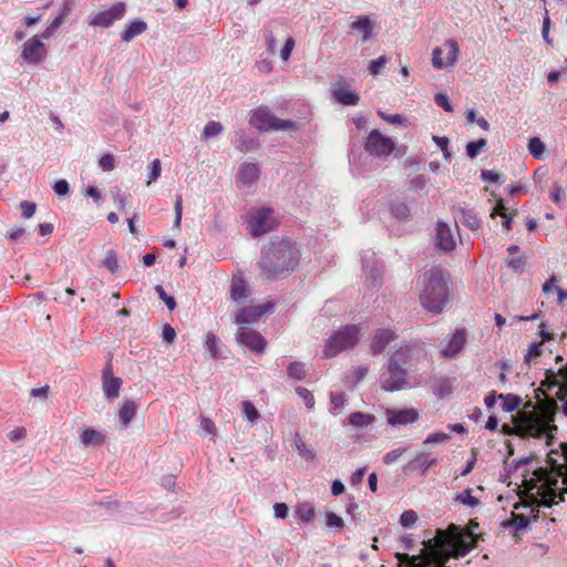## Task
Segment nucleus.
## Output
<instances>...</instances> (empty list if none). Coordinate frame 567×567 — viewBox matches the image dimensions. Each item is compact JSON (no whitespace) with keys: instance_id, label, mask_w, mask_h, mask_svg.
I'll list each match as a JSON object with an SVG mask.
<instances>
[{"instance_id":"f257e3e1","label":"nucleus","mask_w":567,"mask_h":567,"mask_svg":"<svg viewBox=\"0 0 567 567\" xmlns=\"http://www.w3.org/2000/svg\"><path fill=\"white\" fill-rule=\"evenodd\" d=\"M546 388L542 385L536 390L537 408L535 412H519L518 432L529 434L532 437L543 439L553 437V432L557 431L554 419L558 410L557 402L549 396Z\"/></svg>"},{"instance_id":"f03ea898","label":"nucleus","mask_w":567,"mask_h":567,"mask_svg":"<svg viewBox=\"0 0 567 567\" xmlns=\"http://www.w3.org/2000/svg\"><path fill=\"white\" fill-rule=\"evenodd\" d=\"M550 467H539L534 471L535 478L526 481L529 491L536 489V495L540 497V504L551 507L555 504L564 502L567 494V465H557L548 456Z\"/></svg>"},{"instance_id":"7ed1b4c3","label":"nucleus","mask_w":567,"mask_h":567,"mask_svg":"<svg viewBox=\"0 0 567 567\" xmlns=\"http://www.w3.org/2000/svg\"><path fill=\"white\" fill-rule=\"evenodd\" d=\"M299 250L290 239L267 244L258 262L261 275L267 279H277L292 272L299 264Z\"/></svg>"},{"instance_id":"20e7f679","label":"nucleus","mask_w":567,"mask_h":567,"mask_svg":"<svg viewBox=\"0 0 567 567\" xmlns=\"http://www.w3.org/2000/svg\"><path fill=\"white\" fill-rule=\"evenodd\" d=\"M420 302L424 309L433 313H441L449 302V287L443 271L431 268L423 275Z\"/></svg>"},{"instance_id":"39448f33","label":"nucleus","mask_w":567,"mask_h":567,"mask_svg":"<svg viewBox=\"0 0 567 567\" xmlns=\"http://www.w3.org/2000/svg\"><path fill=\"white\" fill-rule=\"evenodd\" d=\"M412 350V346L402 344L391 354L388 371L381 378V388L384 391H398L406 384L408 367L411 362Z\"/></svg>"},{"instance_id":"423d86ee","label":"nucleus","mask_w":567,"mask_h":567,"mask_svg":"<svg viewBox=\"0 0 567 567\" xmlns=\"http://www.w3.org/2000/svg\"><path fill=\"white\" fill-rule=\"evenodd\" d=\"M361 337V329L358 324H347L334 331L327 340L323 355L333 358L339 353L354 348Z\"/></svg>"},{"instance_id":"0eeeda50","label":"nucleus","mask_w":567,"mask_h":567,"mask_svg":"<svg viewBox=\"0 0 567 567\" xmlns=\"http://www.w3.org/2000/svg\"><path fill=\"white\" fill-rule=\"evenodd\" d=\"M455 538L445 530H439L435 544L429 551L423 550L417 560H413L410 567H431L434 564L447 563L451 556H455L451 551L444 549V546H454Z\"/></svg>"},{"instance_id":"6e6552de","label":"nucleus","mask_w":567,"mask_h":567,"mask_svg":"<svg viewBox=\"0 0 567 567\" xmlns=\"http://www.w3.org/2000/svg\"><path fill=\"white\" fill-rule=\"evenodd\" d=\"M249 123L258 131H296L297 124L291 120L275 116L267 106H259L251 112Z\"/></svg>"},{"instance_id":"1a4fd4ad","label":"nucleus","mask_w":567,"mask_h":567,"mask_svg":"<svg viewBox=\"0 0 567 567\" xmlns=\"http://www.w3.org/2000/svg\"><path fill=\"white\" fill-rule=\"evenodd\" d=\"M249 231L254 237L265 235L274 230L278 221L274 217V210L270 207L251 209L247 216Z\"/></svg>"},{"instance_id":"9d476101","label":"nucleus","mask_w":567,"mask_h":567,"mask_svg":"<svg viewBox=\"0 0 567 567\" xmlns=\"http://www.w3.org/2000/svg\"><path fill=\"white\" fill-rule=\"evenodd\" d=\"M542 386L547 390L557 388L555 395L563 403L561 410L564 415L567 416V363L557 372L547 370Z\"/></svg>"},{"instance_id":"9b49d317","label":"nucleus","mask_w":567,"mask_h":567,"mask_svg":"<svg viewBox=\"0 0 567 567\" xmlns=\"http://www.w3.org/2000/svg\"><path fill=\"white\" fill-rule=\"evenodd\" d=\"M395 148L392 138L383 135L379 130H372L365 140L364 150L373 157H386Z\"/></svg>"},{"instance_id":"f8f14e48","label":"nucleus","mask_w":567,"mask_h":567,"mask_svg":"<svg viewBox=\"0 0 567 567\" xmlns=\"http://www.w3.org/2000/svg\"><path fill=\"white\" fill-rule=\"evenodd\" d=\"M460 53L458 44L455 40H446L442 47H437L432 52V65L435 70H442L456 63Z\"/></svg>"},{"instance_id":"ddd939ff","label":"nucleus","mask_w":567,"mask_h":567,"mask_svg":"<svg viewBox=\"0 0 567 567\" xmlns=\"http://www.w3.org/2000/svg\"><path fill=\"white\" fill-rule=\"evenodd\" d=\"M274 307L271 301H267L256 306H247L241 308L235 318V322L240 327H245V324L256 322L264 315L269 312Z\"/></svg>"},{"instance_id":"4468645a","label":"nucleus","mask_w":567,"mask_h":567,"mask_svg":"<svg viewBox=\"0 0 567 567\" xmlns=\"http://www.w3.org/2000/svg\"><path fill=\"white\" fill-rule=\"evenodd\" d=\"M126 13V4L124 2H117L113 4L109 10L96 13L90 24L94 27L109 28L115 21L121 20Z\"/></svg>"},{"instance_id":"2eb2a0df","label":"nucleus","mask_w":567,"mask_h":567,"mask_svg":"<svg viewBox=\"0 0 567 567\" xmlns=\"http://www.w3.org/2000/svg\"><path fill=\"white\" fill-rule=\"evenodd\" d=\"M47 55V48L38 35L24 42L20 58L29 63H40Z\"/></svg>"},{"instance_id":"dca6fc26","label":"nucleus","mask_w":567,"mask_h":567,"mask_svg":"<svg viewBox=\"0 0 567 567\" xmlns=\"http://www.w3.org/2000/svg\"><path fill=\"white\" fill-rule=\"evenodd\" d=\"M237 340L257 353L264 352L267 344L266 340L259 332L247 327H239L237 331Z\"/></svg>"},{"instance_id":"f3484780","label":"nucleus","mask_w":567,"mask_h":567,"mask_svg":"<svg viewBox=\"0 0 567 567\" xmlns=\"http://www.w3.org/2000/svg\"><path fill=\"white\" fill-rule=\"evenodd\" d=\"M465 342V329H457L445 342H442L440 352L442 357L453 359L463 350Z\"/></svg>"},{"instance_id":"a211bd4d","label":"nucleus","mask_w":567,"mask_h":567,"mask_svg":"<svg viewBox=\"0 0 567 567\" xmlns=\"http://www.w3.org/2000/svg\"><path fill=\"white\" fill-rule=\"evenodd\" d=\"M122 379L113 374V367L111 360L105 364L102 372V388L104 395L107 399H116L120 394Z\"/></svg>"},{"instance_id":"6ab92c4d","label":"nucleus","mask_w":567,"mask_h":567,"mask_svg":"<svg viewBox=\"0 0 567 567\" xmlns=\"http://www.w3.org/2000/svg\"><path fill=\"white\" fill-rule=\"evenodd\" d=\"M386 421L390 425H406L419 419V412L415 409H388L385 411Z\"/></svg>"},{"instance_id":"aec40b11","label":"nucleus","mask_w":567,"mask_h":567,"mask_svg":"<svg viewBox=\"0 0 567 567\" xmlns=\"http://www.w3.org/2000/svg\"><path fill=\"white\" fill-rule=\"evenodd\" d=\"M398 338L395 332L391 329H378L374 331L371 342L370 351L373 355H378L384 351L388 344Z\"/></svg>"},{"instance_id":"412c9836","label":"nucleus","mask_w":567,"mask_h":567,"mask_svg":"<svg viewBox=\"0 0 567 567\" xmlns=\"http://www.w3.org/2000/svg\"><path fill=\"white\" fill-rule=\"evenodd\" d=\"M260 175V168L257 163L245 162L240 165L237 178L243 185H254Z\"/></svg>"},{"instance_id":"4be33fe9","label":"nucleus","mask_w":567,"mask_h":567,"mask_svg":"<svg viewBox=\"0 0 567 567\" xmlns=\"http://www.w3.org/2000/svg\"><path fill=\"white\" fill-rule=\"evenodd\" d=\"M436 240L440 248L443 250H452L455 247V239L453 237L450 226L445 223L439 221L436 226Z\"/></svg>"},{"instance_id":"5701e85b","label":"nucleus","mask_w":567,"mask_h":567,"mask_svg":"<svg viewBox=\"0 0 567 567\" xmlns=\"http://www.w3.org/2000/svg\"><path fill=\"white\" fill-rule=\"evenodd\" d=\"M331 94L332 97L342 105H357L360 101L358 93L343 86L333 89Z\"/></svg>"},{"instance_id":"b1692460","label":"nucleus","mask_w":567,"mask_h":567,"mask_svg":"<svg viewBox=\"0 0 567 567\" xmlns=\"http://www.w3.org/2000/svg\"><path fill=\"white\" fill-rule=\"evenodd\" d=\"M248 285L244 279L239 278L231 281L229 293L233 301L238 305L245 302L248 298Z\"/></svg>"},{"instance_id":"393cba45","label":"nucleus","mask_w":567,"mask_h":567,"mask_svg":"<svg viewBox=\"0 0 567 567\" xmlns=\"http://www.w3.org/2000/svg\"><path fill=\"white\" fill-rule=\"evenodd\" d=\"M350 29H351V31H358V32L362 33V41L365 42L372 35L373 25H372V22L369 19V17L358 16L355 21H353L350 24Z\"/></svg>"},{"instance_id":"a878e982","label":"nucleus","mask_w":567,"mask_h":567,"mask_svg":"<svg viewBox=\"0 0 567 567\" xmlns=\"http://www.w3.org/2000/svg\"><path fill=\"white\" fill-rule=\"evenodd\" d=\"M146 29L147 24L143 20L136 19L125 27L121 33V38L124 42H130L135 37L144 33Z\"/></svg>"},{"instance_id":"bb28decb","label":"nucleus","mask_w":567,"mask_h":567,"mask_svg":"<svg viewBox=\"0 0 567 567\" xmlns=\"http://www.w3.org/2000/svg\"><path fill=\"white\" fill-rule=\"evenodd\" d=\"M437 464V460L432 457L429 453H417L415 457L410 462V466L414 468H420L422 474H425L426 471L435 466Z\"/></svg>"},{"instance_id":"cd10ccee","label":"nucleus","mask_w":567,"mask_h":567,"mask_svg":"<svg viewBox=\"0 0 567 567\" xmlns=\"http://www.w3.org/2000/svg\"><path fill=\"white\" fill-rule=\"evenodd\" d=\"M80 440L81 443L85 446H96L104 442L105 436L94 429H84L80 433Z\"/></svg>"},{"instance_id":"c85d7f7f","label":"nucleus","mask_w":567,"mask_h":567,"mask_svg":"<svg viewBox=\"0 0 567 567\" xmlns=\"http://www.w3.org/2000/svg\"><path fill=\"white\" fill-rule=\"evenodd\" d=\"M373 414L353 412L349 415V423L355 429H364L374 422Z\"/></svg>"},{"instance_id":"c756f323","label":"nucleus","mask_w":567,"mask_h":567,"mask_svg":"<svg viewBox=\"0 0 567 567\" xmlns=\"http://www.w3.org/2000/svg\"><path fill=\"white\" fill-rule=\"evenodd\" d=\"M137 411V405L134 401L127 400L123 402L120 411L118 416L123 425H128V423L132 421V419L135 416Z\"/></svg>"},{"instance_id":"7c9ffc66","label":"nucleus","mask_w":567,"mask_h":567,"mask_svg":"<svg viewBox=\"0 0 567 567\" xmlns=\"http://www.w3.org/2000/svg\"><path fill=\"white\" fill-rule=\"evenodd\" d=\"M498 399L503 402V409L506 412H513L517 410L522 403V399L516 394H499Z\"/></svg>"},{"instance_id":"2f4dec72","label":"nucleus","mask_w":567,"mask_h":567,"mask_svg":"<svg viewBox=\"0 0 567 567\" xmlns=\"http://www.w3.org/2000/svg\"><path fill=\"white\" fill-rule=\"evenodd\" d=\"M293 444L299 455L303 458L313 460L316 457L315 452L303 442L298 433L295 435Z\"/></svg>"},{"instance_id":"473e14b6","label":"nucleus","mask_w":567,"mask_h":567,"mask_svg":"<svg viewBox=\"0 0 567 567\" xmlns=\"http://www.w3.org/2000/svg\"><path fill=\"white\" fill-rule=\"evenodd\" d=\"M287 373L291 379L303 380L307 377V369L302 362L293 361L289 364Z\"/></svg>"},{"instance_id":"72a5a7b5","label":"nucleus","mask_w":567,"mask_h":567,"mask_svg":"<svg viewBox=\"0 0 567 567\" xmlns=\"http://www.w3.org/2000/svg\"><path fill=\"white\" fill-rule=\"evenodd\" d=\"M487 142L485 138H480L466 144V154L470 158H475L482 151L486 148Z\"/></svg>"},{"instance_id":"f704fd0d","label":"nucleus","mask_w":567,"mask_h":567,"mask_svg":"<svg viewBox=\"0 0 567 567\" xmlns=\"http://www.w3.org/2000/svg\"><path fill=\"white\" fill-rule=\"evenodd\" d=\"M543 354V341L532 343L524 357L525 363L528 365L533 362L534 359L540 357Z\"/></svg>"},{"instance_id":"c9c22d12","label":"nucleus","mask_w":567,"mask_h":567,"mask_svg":"<svg viewBox=\"0 0 567 567\" xmlns=\"http://www.w3.org/2000/svg\"><path fill=\"white\" fill-rule=\"evenodd\" d=\"M455 499L463 505L475 507L480 504V501L477 497L472 495V488H466L462 493H458L455 497Z\"/></svg>"},{"instance_id":"e433bc0d","label":"nucleus","mask_w":567,"mask_h":567,"mask_svg":"<svg viewBox=\"0 0 567 567\" xmlns=\"http://www.w3.org/2000/svg\"><path fill=\"white\" fill-rule=\"evenodd\" d=\"M297 515L302 522H312L316 515L312 505L305 503L297 507Z\"/></svg>"},{"instance_id":"4c0bfd02","label":"nucleus","mask_w":567,"mask_h":567,"mask_svg":"<svg viewBox=\"0 0 567 567\" xmlns=\"http://www.w3.org/2000/svg\"><path fill=\"white\" fill-rule=\"evenodd\" d=\"M528 151L535 158H542L545 145L539 137H532L528 142Z\"/></svg>"},{"instance_id":"58836bf2","label":"nucleus","mask_w":567,"mask_h":567,"mask_svg":"<svg viewBox=\"0 0 567 567\" xmlns=\"http://www.w3.org/2000/svg\"><path fill=\"white\" fill-rule=\"evenodd\" d=\"M218 338L213 332H208L206 334L205 346L214 359L220 358L218 352Z\"/></svg>"},{"instance_id":"ea45409f","label":"nucleus","mask_w":567,"mask_h":567,"mask_svg":"<svg viewBox=\"0 0 567 567\" xmlns=\"http://www.w3.org/2000/svg\"><path fill=\"white\" fill-rule=\"evenodd\" d=\"M223 130H224V126L221 125V123L216 122V121H209L204 127L203 137L209 138V137L216 136V135L220 134L223 132Z\"/></svg>"},{"instance_id":"a19ab883","label":"nucleus","mask_w":567,"mask_h":567,"mask_svg":"<svg viewBox=\"0 0 567 567\" xmlns=\"http://www.w3.org/2000/svg\"><path fill=\"white\" fill-rule=\"evenodd\" d=\"M244 416L249 422H255L259 417V413L250 401H243L241 403Z\"/></svg>"},{"instance_id":"79ce46f5","label":"nucleus","mask_w":567,"mask_h":567,"mask_svg":"<svg viewBox=\"0 0 567 567\" xmlns=\"http://www.w3.org/2000/svg\"><path fill=\"white\" fill-rule=\"evenodd\" d=\"M161 172H162L161 161L157 158L152 161L148 166V179H147L146 184L151 185L153 182H155L161 176Z\"/></svg>"},{"instance_id":"37998d69","label":"nucleus","mask_w":567,"mask_h":567,"mask_svg":"<svg viewBox=\"0 0 567 567\" xmlns=\"http://www.w3.org/2000/svg\"><path fill=\"white\" fill-rule=\"evenodd\" d=\"M525 258L522 256L509 258L506 260L507 267L511 268L516 274H522L525 270Z\"/></svg>"},{"instance_id":"c03bdc74","label":"nucleus","mask_w":567,"mask_h":567,"mask_svg":"<svg viewBox=\"0 0 567 567\" xmlns=\"http://www.w3.org/2000/svg\"><path fill=\"white\" fill-rule=\"evenodd\" d=\"M296 393L303 400L308 409H312L315 406V396L308 389L303 386H298L296 389Z\"/></svg>"},{"instance_id":"a18cd8bd","label":"nucleus","mask_w":567,"mask_h":567,"mask_svg":"<svg viewBox=\"0 0 567 567\" xmlns=\"http://www.w3.org/2000/svg\"><path fill=\"white\" fill-rule=\"evenodd\" d=\"M416 520H417V515L412 509L404 511L400 517V523L405 528L412 527L416 523Z\"/></svg>"},{"instance_id":"49530a36","label":"nucleus","mask_w":567,"mask_h":567,"mask_svg":"<svg viewBox=\"0 0 567 567\" xmlns=\"http://www.w3.org/2000/svg\"><path fill=\"white\" fill-rule=\"evenodd\" d=\"M103 265L111 272H115L117 270V256L114 250H109L106 256L103 259Z\"/></svg>"},{"instance_id":"de8ad7c7","label":"nucleus","mask_w":567,"mask_h":567,"mask_svg":"<svg viewBox=\"0 0 567 567\" xmlns=\"http://www.w3.org/2000/svg\"><path fill=\"white\" fill-rule=\"evenodd\" d=\"M155 290L158 293V297L165 302V305L168 308V310L173 311L175 309V307H176V302H175L174 297L168 296L161 285H157L155 287Z\"/></svg>"},{"instance_id":"09e8293b","label":"nucleus","mask_w":567,"mask_h":567,"mask_svg":"<svg viewBox=\"0 0 567 567\" xmlns=\"http://www.w3.org/2000/svg\"><path fill=\"white\" fill-rule=\"evenodd\" d=\"M518 425H519V414L514 420V426H511L508 424H504L502 426V432L504 434H508V435L515 434V435H518L520 437H532L529 434H525V433L518 432V430H517Z\"/></svg>"},{"instance_id":"8fccbe9b","label":"nucleus","mask_w":567,"mask_h":567,"mask_svg":"<svg viewBox=\"0 0 567 567\" xmlns=\"http://www.w3.org/2000/svg\"><path fill=\"white\" fill-rule=\"evenodd\" d=\"M388 59L385 56H379L375 60H372L369 65V71L372 75L379 74L383 68L386 65Z\"/></svg>"},{"instance_id":"3c124183","label":"nucleus","mask_w":567,"mask_h":567,"mask_svg":"<svg viewBox=\"0 0 567 567\" xmlns=\"http://www.w3.org/2000/svg\"><path fill=\"white\" fill-rule=\"evenodd\" d=\"M405 451H406V449L399 447V449H395V450H392V451L388 452L383 456V463L386 464V465L393 464L394 462H396L403 455V453Z\"/></svg>"},{"instance_id":"603ef678","label":"nucleus","mask_w":567,"mask_h":567,"mask_svg":"<svg viewBox=\"0 0 567 567\" xmlns=\"http://www.w3.org/2000/svg\"><path fill=\"white\" fill-rule=\"evenodd\" d=\"M450 439V435L444 432H434L427 435L423 444H440Z\"/></svg>"},{"instance_id":"864d4df0","label":"nucleus","mask_w":567,"mask_h":567,"mask_svg":"<svg viewBox=\"0 0 567 567\" xmlns=\"http://www.w3.org/2000/svg\"><path fill=\"white\" fill-rule=\"evenodd\" d=\"M100 167L104 172L113 171L115 167V161L112 154H104L99 161Z\"/></svg>"},{"instance_id":"5fc2aeb1","label":"nucleus","mask_w":567,"mask_h":567,"mask_svg":"<svg viewBox=\"0 0 567 567\" xmlns=\"http://www.w3.org/2000/svg\"><path fill=\"white\" fill-rule=\"evenodd\" d=\"M326 524L328 527H337L339 529H341L344 525L343 519L332 512L327 513Z\"/></svg>"},{"instance_id":"6e6d98bb","label":"nucleus","mask_w":567,"mask_h":567,"mask_svg":"<svg viewBox=\"0 0 567 567\" xmlns=\"http://www.w3.org/2000/svg\"><path fill=\"white\" fill-rule=\"evenodd\" d=\"M293 48H295V40H293L291 37H289V38L286 40V42H285V44H284V47H282V49L280 50V58H281L284 61L289 60V58H290V55H291V52H292Z\"/></svg>"},{"instance_id":"4d7b16f0","label":"nucleus","mask_w":567,"mask_h":567,"mask_svg":"<svg viewBox=\"0 0 567 567\" xmlns=\"http://www.w3.org/2000/svg\"><path fill=\"white\" fill-rule=\"evenodd\" d=\"M21 213L24 218H31L37 209V205L32 202L24 200L20 204Z\"/></svg>"},{"instance_id":"13d9d810","label":"nucleus","mask_w":567,"mask_h":567,"mask_svg":"<svg viewBox=\"0 0 567 567\" xmlns=\"http://www.w3.org/2000/svg\"><path fill=\"white\" fill-rule=\"evenodd\" d=\"M330 402L334 410L340 409L346 402V394L343 392H332L330 395Z\"/></svg>"},{"instance_id":"bf43d9fd","label":"nucleus","mask_w":567,"mask_h":567,"mask_svg":"<svg viewBox=\"0 0 567 567\" xmlns=\"http://www.w3.org/2000/svg\"><path fill=\"white\" fill-rule=\"evenodd\" d=\"M434 101L444 111H446V112H452L453 111V107H452V105H451L446 94H443V93L436 94L434 96Z\"/></svg>"},{"instance_id":"052dcab7","label":"nucleus","mask_w":567,"mask_h":567,"mask_svg":"<svg viewBox=\"0 0 567 567\" xmlns=\"http://www.w3.org/2000/svg\"><path fill=\"white\" fill-rule=\"evenodd\" d=\"M463 217L468 228L475 230L481 227V220L472 213H464Z\"/></svg>"},{"instance_id":"680f3d73","label":"nucleus","mask_w":567,"mask_h":567,"mask_svg":"<svg viewBox=\"0 0 567 567\" xmlns=\"http://www.w3.org/2000/svg\"><path fill=\"white\" fill-rule=\"evenodd\" d=\"M162 338L167 343H173L174 342V340L176 338V332H175L174 328L171 324H168V323L164 324L163 332H162Z\"/></svg>"},{"instance_id":"e2e57ef3","label":"nucleus","mask_w":567,"mask_h":567,"mask_svg":"<svg viewBox=\"0 0 567 567\" xmlns=\"http://www.w3.org/2000/svg\"><path fill=\"white\" fill-rule=\"evenodd\" d=\"M378 115L383 118L385 122L390 123V124H402L404 118L402 115L400 114H391V115H388L385 114L384 112L382 111H379L378 112Z\"/></svg>"},{"instance_id":"0e129e2a","label":"nucleus","mask_w":567,"mask_h":567,"mask_svg":"<svg viewBox=\"0 0 567 567\" xmlns=\"http://www.w3.org/2000/svg\"><path fill=\"white\" fill-rule=\"evenodd\" d=\"M433 141L441 148V151L444 154V157L449 158L450 157V153H449V150H447V147H449V138L447 137H441V136H433Z\"/></svg>"},{"instance_id":"69168bd1","label":"nucleus","mask_w":567,"mask_h":567,"mask_svg":"<svg viewBox=\"0 0 567 567\" xmlns=\"http://www.w3.org/2000/svg\"><path fill=\"white\" fill-rule=\"evenodd\" d=\"M53 189L59 196H64L70 192L69 184L65 179H60L55 182V184L53 185Z\"/></svg>"},{"instance_id":"338daca9","label":"nucleus","mask_w":567,"mask_h":567,"mask_svg":"<svg viewBox=\"0 0 567 567\" xmlns=\"http://www.w3.org/2000/svg\"><path fill=\"white\" fill-rule=\"evenodd\" d=\"M200 427L207 434H215V432H216V426H215L214 422L208 417L203 416L200 419Z\"/></svg>"},{"instance_id":"774afa93","label":"nucleus","mask_w":567,"mask_h":567,"mask_svg":"<svg viewBox=\"0 0 567 567\" xmlns=\"http://www.w3.org/2000/svg\"><path fill=\"white\" fill-rule=\"evenodd\" d=\"M368 372H369V368L367 365H360V367L355 368L352 371L354 382L357 383V382L362 381L367 377Z\"/></svg>"}]
</instances>
